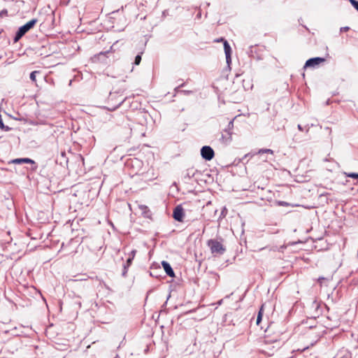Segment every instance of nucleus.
Masks as SVG:
<instances>
[{
    "label": "nucleus",
    "mask_w": 358,
    "mask_h": 358,
    "mask_svg": "<svg viewBox=\"0 0 358 358\" xmlns=\"http://www.w3.org/2000/svg\"><path fill=\"white\" fill-rule=\"evenodd\" d=\"M124 90L120 89L115 92H110L108 98V103H112L111 108L109 110H114L119 108L126 100V97L123 98L122 94Z\"/></svg>",
    "instance_id": "nucleus-1"
},
{
    "label": "nucleus",
    "mask_w": 358,
    "mask_h": 358,
    "mask_svg": "<svg viewBox=\"0 0 358 358\" xmlns=\"http://www.w3.org/2000/svg\"><path fill=\"white\" fill-rule=\"evenodd\" d=\"M37 22L38 20L34 18L19 27L13 39L14 43L17 42L26 33L32 29Z\"/></svg>",
    "instance_id": "nucleus-2"
},
{
    "label": "nucleus",
    "mask_w": 358,
    "mask_h": 358,
    "mask_svg": "<svg viewBox=\"0 0 358 358\" xmlns=\"http://www.w3.org/2000/svg\"><path fill=\"white\" fill-rule=\"evenodd\" d=\"M207 244L212 253L222 255L226 250L224 246L217 240L210 239L208 241Z\"/></svg>",
    "instance_id": "nucleus-3"
},
{
    "label": "nucleus",
    "mask_w": 358,
    "mask_h": 358,
    "mask_svg": "<svg viewBox=\"0 0 358 358\" xmlns=\"http://www.w3.org/2000/svg\"><path fill=\"white\" fill-rule=\"evenodd\" d=\"M201 155L204 159L210 161L214 157L215 152L211 147L204 145L201 149Z\"/></svg>",
    "instance_id": "nucleus-4"
},
{
    "label": "nucleus",
    "mask_w": 358,
    "mask_h": 358,
    "mask_svg": "<svg viewBox=\"0 0 358 358\" xmlns=\"http://www.w3.org/2000/svg\"><path fill=\"white\" fill-rule=\"evenodd\" d=\"M325 59L322 57H313V58H310L309 59H308L306 63H305V65H304V68L306 69V68H315L317 66H318L320 64H321L322 62H324Z\"/></svg>",
    "instance_id": "nucleus-5"
},
{
    "label": "nucleus",
    "mask_w": 358,
    "mask_h": 358,
    "mask_svg": "<svg viewBox=\"0 0 358 358\" xmlns=\"http://www.w3.org/2000/svg\"><path fill=\"white\" fill-rule=\"evenodd\" d=\"M198 171L194 167L187 169L182 173V180L185 182H189V180L194 177Z\"/></svg>",
    "instance_id": "nucleus-6"
},
{
    "label": "nucleus",
    "mask_w": 358,
    "mask_h": 358,
    "mask_svg": "<svg viewBox=\"0 0 358 358\" xmlns=\"http://www.w3.org/2000/svg\"><path fill=\"white\" fill-rule=\"evenodd\" d=\"M185 213L183 208L180 205L177 206L173 210V217L176 221L182 222Z\"/></svg>",
    "instance_id": "nucleus-7"
},
{
    "label": "nucleus",
    "mask_w": 358,
    "mask_h": 358,
    "mask_svg": "<svg viewBox=\"0 0 358 358\" xmlns=\"http://www.w3.org/2000/svg\"><path fill=\"white\" fill-rule=\"evenodd\" d=\"M162 265L166 272V273L170 277H174L175 273L171 266L170 264L166 261L162 262Z\"/></svg>",
    "instance_id": "nucleus-8"
},
{
    "label": "nucleus",
    "mask_w": 358,
    "mask_h": 358,
    "mask_svg": "<svg viewBox=\"0 0 358 358\" xmlns=\"http://www.w3.org/2000/svg\"><path fill=\"white\" fill-rule=\"evenodd\" d=\"M231 136H232V132H229V131H226L225 130H224L223 133L222 134L220 140L222 141V143L227 144L229 142H231Z\"/></svg>",
    "instance_id": "nucleus-9"
},
{
    "label": "nucleus",
    "mask_w": 358,
    "mask_h": 358,
    "mask_svg": "<svg viewBox=\"0 0 358 358\" xmlns=\"http://www.w3.org/2000/svg\"><path fill=\"white\" fill-rule=\"evenodd\" d=\"M11 163L18 164H24V163L34 164L35 162L29 158H17V159H13L11 161Z\"/></svg>",
    "instance_id": "nucleus-10"
},
{
    "label": "nucleus",
    "mask_w": 358,
    "mask_h": 358,
    "mask_svg": "<svg viewBox=\"0 0 358 358\" xmlns=\"http://www.w3.org/2000/svg\"><path fill=\"white\" fill-rule=\"evenodd\" d=\"M140 209L141 210V212H142V215L145 218H149L150 219L151 217H152V213H151V211L149 209V208L147 206H145V205H141L139 206Z\"/></svg>",
    "instance_id": "nucleus-11"
},
{
    "label": "nucleus",
    "mask_w": 358,
    "mask_h": 358,
    "mask_svg": "<svg viewBox=\"0 0 358 358\" xmlns=\"http://www.w3.org/2000/svg\"><path fill=\"white\" fill-rule=\"evenodd\" d=\"M132 262H133V259L128 258L127 259L126 262L123 264V270H122V275L123 277L127 276L128 269L130 267V266L131 265Z\"/></svg>",
    "instance_id": "nucleus-12"
},
{
    "label": "nucleus",
    "mask_w": 358,
    "mask_h": 358,
    "mask_svg": "<svg viewBox=\"0 0 358 358\" xmlns=\"http://www.w3.org/2000/svg\"><path fill=\"white\" fill-rule=\"evenodd\" d=\"M223 44H224V50L225 55L231 54V47H230L229 43L227 42V41H224Z\"/></svg>",
    "instance_id": "nucleus-13"
},
{
    "label": "nucleus",
    "mask_w": 358,
    "mask_h": 358,
    "mask_svg": "<svg viewBox=\"0 0 358 358\" xmlns=\"http://www.w3.org/2000/svg\"><path fill=\"white\" fill-rule=\"evenodd\" d=\"M262 315H263V306H262V308H260V310L258 313V315H257V321H256V324L257 325H259L260 324L262 319Z\"/></svg>",
    "instance_id": "nucleus-14"
},
{
    "label": "nucleus",
    "mask_w": 358,
    "mask_h": 358,
    "mask_svg": "<svg viewBox=\"0 0 358 358\" xmlns=\"http://www.w3.org/2000/svg\"><path fill=\"white\" fill-rule=\"evenodd\" d=\"M40 73V71H32L31 73H30V79L32 82L34 83H36V76L37 74H39Z\"/></svg>",
    "instance_id": "nucleus-15"
},
{
    "label": "nucleus",
    "mask_w": 358,
    "mask_h": 358,
    "mask_svg": "<svg viewBox=\"0 0 358 358\" xmlns=\"http://www.w3.org/2000/svg\"><path fill=\"white\" fill-rule=\"evenodd\" d=\"M110 53V51H106V52H101L100 53H99L97 55H95L94 56V58H97V59L100 60L101 59V57H106V55L107 54Z\"/></svg>",
    "instance_id": "nucleus-16"
},
{
    "label": "nucleus",
    "mask_w": 358,
    "mask_h": 358,
    "mask_svg": "<svg viewBox=\"0 0 358 358\" xmlns=\"http://www.w3.org/2000/svg\"><path fill=\"white\" fill-rule=\"evenodd\" d=\"M141 55H142V52H140L138 53L136 57H135V59H134V64L135 65H138L140 64L141 62Z\"/></svg>",
    "instance_id": "nucleus-17"
},
{
    "label": "nucleus",
    "mask_w": 358,
    "mask_h": 358,
    "mask_svg": "<svg viewBox=\"0 0 358 358\" xmlns=\"http://www.w3.org/2000/svg\"><path fill=\"white\" fill-rule=\"evenodd\" d=\"M233 128H234V120H231L229 122L227 127L224 130L226 131L232 132Z\"/></svg>",
    "instance_id": "nucleus-18"
},
{
    "label": "nucleus",
    "mask_w": 358,
    "mask_h": 358,
    "mask_svg": "<svg viewBox=\"0 0 358 358\" xmlns=\"http://www.w3.org/2000/svg\"><path fill=\"white\" fill-rule=\"evenodd\" d=\"M258 153H270L271 155L273 154V151L271 149H260L258 152Z\"/></svg>",
    "instance_id": "nucleus-19"
},
{
    "label": "nucleus",
    "mask_w": 358,
    "mask_h": 358,
    "mask_svg": "<svg viewBox=\"0 0 358 358\" xmlns=\"http://www.w3.org/2000/svg\"><path fill=\"white\" fill-rule=\"evenodd\" d=\"M338 358H352V356L350 352L345 350L344 354Z\"/></svg>",
    "instance_id": "nucleus-20"
},
{
    "label": "nucleus",
    "mask_w": 358,
    "mask_h": 358,
    "mask_svg": "<svg viewBox=\"0 0 358 358\" xmlns=\"http://www.w3.org/2000/svg\"><path fill=\"white\" fill-rule=\"evenodd\" d=\"M353 7L358 11V1L357 0H349Z\"/></svg>",
    "instance_id": "nucleus-21"
},
{
    "label": "nucleus",
    "mask_w": 358,
    "mask_h": 358,
    "mask_svg": "<svg viewBox=\"0 0 358 358\" xmlns=\"http://www.w3.org/2000/svg\"><path fill=\"white\" fill-rule=\"evenodd\" d=\"M227 209L226 208V207H224L223 209L222 210L220 217V218L224 217L227 215Z\"/></svg>",
    "instance_id": "nucleus-22"
},
{
    "label": "nucleus",
    "mask_w": 358,
    "mask_h": 358,
    "mask_svg": "<svg viewBox=\"0 0 358 358\" xmlns=\"http://www.w3.org/2000/svg\"><path fill=\"white\" fill-rule=\"evenodd\" d=\"M136 250H131L130 254L129 255V257L128 258H130V259L134 260V259L135 257V255H136Z\"/></svg>",
    "instance_id": "nucleus-23"
},
{
    "label": "nucleus",
    "mask_w": 358,
    "mask_h": 358,
    "mask_svg": "<svg viewBox=\"0 0 358 358\" xmlns=\"http://www.w3.org/2000/svg\"><path fill=\"white\" fill-rule=\"evenodd\" d=\"M347 176L349 178H358V173H348Z\"/></svg>",
    "instance_id": "nucleus-24"
},
{
    "label": "nucleus",
    "mask_w": 358,
    "mask_h": 358,
    "mask_svg": "<svg viewBox=\"0 0 358 358\" xmlns=\"http://www.w3.org/2000/svg\"><path fill=\"white\" fill-rule=\"evenodd\" d=\"M8 15V11L6 9H3L0 12V17L3 16H6Z\"/></svg>",
    "instance_id": "nucleus-25"
},
{
    "label": "nucleus",
    "mask_w": 358,
    "mask_h": 358,
    "mask_svg": "<svg viewBox=\"0 0 358 358\" xmlns=\"http://www.w3.org/2000/svg\"><path fill=\"white\" fill-rule=\"evenodd\" d=\"M226 55L227 63L228 65H229L231 62V54H228V55Z\"/></svg>",
    "instance_id": "nucleus-26"
},
{
    "label": "nucleus",
    "mask_w": 358,
    "mask_h": 358,
    "mask_svg": "<svg viewBox=\"0 0 358 358\" xmlns=\"http://www.w3.org/2000/svg\"><path fill=\"white\" fill-rule=\"evenodd\" d=\"M180 92L184 94L185 95H189L192 94L193 92L191 90H180Z\"/></svg>",
    "instance_id": "nucleus-27"
},
{
    "label": "nucleus",
    "mask_w": 358,
    "mask_h": 358,
    "mask_svg": "<svg viewBox=\"0 0 358 358\" xmlns=\"http://www.w3.org/2000/svg\"><path fill=\"white\" fill-rule=\"evenodd\" d=\"M61 157L67 163L68 160H67V158L66 157V152H61Z\"/></svg>",
    "instance_id": "nucleus-28"
},
{
    "label": "nucleus",
    "mask_w": 358,
    "mask_h": 358,
    "mask_svg": "<svg viewBox=\"0 0 358 358\" xmlns=\"http://www.w3.org/2000/svg\"><path fill=\"white\" fill-rule=\"evenodd\" d=\"M278 204L280 206H289V203H288L286 201H278Z\"/></svg>",
    "instance_id": "nucleus-29"
},
{
    "label": "nucleus",
    "mask_w": 358,
    "mask_h": 358,
    "mask_svg": "<svg viewBox=\"0 0 358 358\" xmlns=\"http://www.w3.org/2000/svg\"><path fill=\"white\" fill-rule=\"evenodd\" d=\"M184 85H185V84H184V83H182V84H181V85H178V87H176L175 88V90H175V92H180V87H183V86H184Z\"/></svg>",
    "instance_id": "nucleus-30"
},
{
    "label": "nucleus",
    "mask_w": 358,
    "mask_h": 358,
    "mask_svg": "<svg viewBox=\"0 0 358 358\" xmlns=\"http://www.w3.org/2000/svg\"><path fill=\"white\" fill-rule=\"evenodd\" d=\"M327 278H324V277H320L318 279H317V281L318 282L322 285V282L324 280H326Z\"/></svg>",
    "instance_id": "nucleus-31"
},
{
    "label": "nucleus",
    "mask_w": 358,
    "mask_h": 358,
    "mask_svg": "<svg viewBox=\"0 0 358 358\" xmlns=\"http://www.w3.org/2000/svg\"><path fill=\"white\" fill-rule=\"evenodd\" d=\"M134 162H138V160L136 159H131L130 161H128L127 162V164L129 165V164H133Z\"/></svg>",
    "instance_id": "nucleus-32"
},
{
    "label": "nucleus",
    "mask_w": 358,
    "mask_h": 358,
    "mask_svg": "<svg viewBox=\"0 0 358 358\" xmlns=\"http://www.w3.org/2000/svg\"><path fill=\"white\" fill-rule=\"evenodd\" d=\"M348 29H349V27H342V28L341 29V31H343V30L346 31V30H348Z\"/></svg>",
    "instance_id": "nucleus-33"
},
{
    "label": "nucleus",
    "mask_w": 358,
    "mask_h": 358,
    "mask_svg": "<svg viewBox=\"0 0 358 358\" xmlns=\"http://www.w3.org/2000/svg\"><path fill=\"white\" fill-rule=\"evenodd\" d=\"M298 127L299 130H300V131H301L303 130V127H301V124H298V127Z\"/></svg>",
    "instance_id": "nucleus-34"
},
{
    "label": "nucleus",
    "mask_w": 358,
    "mask_h": 358,
    "mask_svg": "<svg viewBox=\"0 0 358 358\" xmlns=\"http://www.w3.org/2000/svg\"><path fill=\"white\" fill-rule=\"evenodd\" d=\"M224 41H225V40H224L223 38H219V39L216 40V41H217V42H220V41H223V42H224Z\"/></svg>",
    "instance_id": "nucleus-35"
},
{
    "label": "nucleus",
    "mask_w": 358,
    "mask_h": 358,
    "mask_svg": "<svg viewBox=\"0 0 358 358\" xmlns=\"http://www.w3.org/2000/svg\"><path fill=\"white\" fill-rule=\"evenodd\" d=\"M329 193H324L320 194V197L328 195Z\"/></svg>",
    "instance_id": "nucleus-36"
},
{
    "label": "nucleus",
    "mask_w": 358,
    "mask_h": 358,
    "mask_svg": "<svg viewBox=\"0 0 358 358\" xmlns=\"http://www.w3.org/2000/svg\"><path fill=\"white\" fill-rule=\"evenodd\" d=\"M222 300H220V301L218 302V303H219V304H221V303H222Z\"/></svg>",
    "instance_id": "nucleus-37"
}]
</instances>
